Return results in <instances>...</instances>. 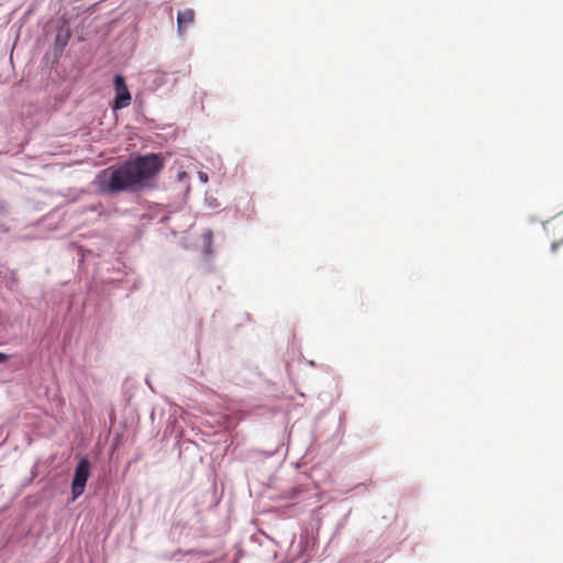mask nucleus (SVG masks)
<instances>
[{"label": "nucleus", "instance_id": "1", "mask_svg": "<svg viewBox=\"0 0 563 563\" xmlns=\"http://www.w3.org/2000/svg\"><path fill=\"white\" fill-rule=\"evenodd\" d=\"M163 166V159L157 154L139 156L101 170L96 183L101 191L108 194L137 191L146 187Z\"/></svg>", "mask_w": 563, "mask_h": 563}, {"label": "nucleus", "instance_id": "2", "mask_svg": "<svg viewBox=\"0 0 563 563\" xmlns=\"http://www.w3.org/2000/svg\"><path fill=\"white\" fill-rule=\"evenodd\" d=\"M89 475H90V463H89L88 459L82 457L79 460V462L76 466L73 483H71L73 500H76L79 496L82 495L86 484H87V481L89 478Z\"/></svg>", "mask_w": 563, "mask_h": 563}, {"label": "nucleus", "instance_id": "3", "mask_svg": "<svg viewBox=\"0 0 563 563\" xmlns=\"http://www.w3.org/2000/svg\"><path fill=\"white\" fill-rule=\"evenodd\" d=\"M114 90H115V99L113 103V109H122L130 104L131 95L125 84L123 76L115 75L114 76Z\"/></svg>", "mask_w": 563, "mask_h": 563}, {"label": "nucleus", "instance_id": "4", "mask_svg": "<svg viewBox=\"0 0 563 563\" xmlns=\"http://www.w3.org/2000/svg\"><path fill=\"white\" fill-rule=\"evenodd\" d=\"M195 12L191 9H185L184 11L178 12L177 15V25L178 32L183 34L188 25L194 22Z\"/></svg>", "mask_w": 563, "mask_h": 563}, {"label": "nucleus", "instance_id": "5", "mask_svg": "<svg viewBox=\"0 0 563 563\" xmlns=\"http://www.w3.org/2000/svg\"><path fill=\"white\" fill-rule=\"evenodd\" d=\"M70 34L68 30L59 31L55 36V46L63 51L68 43Z\"/></svg>", "mask_w": 563, "mask_h": 563}, {"label": "nucleus", "instance_id": "6", "mask_svg": "<svg viewBox=\"0 0 563 563\" xmlns=\"http://www.w3.org/2000/svg\"><path fill=\"white\" fill-rule=\"evenodd\" d=\"M9 360V355L0 352V363H4Z\"/></svg>", "mask_w": 563, "mask_h": 563}, {"label": "nucleus", "instance_id": "7", "mask_svg": "<svg viewBox=\"0 0 563 563\" xmlns=\"http://www.w3.org/2000/svg\"><path fill=\"white\" fill-rule=\"evenodd\" d=\"M200 178H201L203 181H207V180H208V176H207V174H201V175H200Z\"/></svg>", "mask_w": 563, "mask_h": 563}]
</instances>
